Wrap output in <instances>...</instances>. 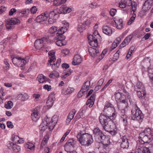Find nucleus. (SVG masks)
<instances>
[{
  "label": "nucleus",
  "mask_w": 153,
  "mask_h": 153,
  "mask_svg": "<svg viewBox=\"0 0 153 153\" xmlns=\"http://www.w3.org/2000/svg\"><path fill=\"white\" fill-rule=\"evenodd\" d=\"M53 2V5L56 6L60 5L65 3L66 0H52Z\"/></svg>",
  "instance_id": "37"
},
{
  "label": "nucleus",
  "mask_w": 153,
  "mask_h": 153,
  "mask_svg": "<svg viewBox=\"0 0 153 153\" xmlns=\"http://www.w3.org/2000/svg\"><path fill=\"white\" fill-rule=\"evenodd\" d=\"M29 11L28 9H24L22 10H19L18 11V13L19 15L23 16L27 14Z\"/></svg>",
  "instance_id": "36"
},
{
  "label": "nucleus",
  "mask_w": 153,
  "mask_h": 153,
  "mask_svg": "<svg viewBox=\"0 0 153 153\" xmlns=\"http://www.w3.org/2000/svg\"><path fill=\"white\" fill-rule=\"evenodd\" d=\"M45 77L43 75L40 74L37 76V79L40 83H42L45 82Z\"/></svg>",
  "instance_id": "38"
},
{
  "label": "nucleus",
  "mask_w": 153,
  "mask_h": 153,
  "mask_svg": "<svg viewBox=\"0 0 153 153\" xmlns=\"http://www.w3.org/2000/svg\"><path fill=\"white\" fill-rule=\"evenodd\" d=\"M40 114L37 109L36 108L32 111L31 114V118L33 121L36 122L40 117Z\"/></svg>",
  "instance_id": "16"
},
{
  "label": "nucleus",
  "mask_w": 153,
  "mask_h": 153,
  "mask_svg": "<svg viewBox=\"0 0 153 153\" xmlns=\"http://www.w3.org/2000/svg\"><path fill=\"white\" fill-rule=\"evenodd\" d=\"M55 100V97L53 94L49 95L46 102L47 106L49 108L51 107L53 105V101Z\"/></svg>",
  "instance_id": "21"
},
{
  "label": "nucleus",
  "mask_w": 153,
  "mask_h": 153,
  "mask_svg": "<svg viewBox=\"0 0 153 153\" xmlns=\"http://www.w3.org/2000/svg\"><path fill=\"white\" fill-rule=\"evenodd\" d=\"M48 124L49 126V128L51 130H52L53 129L54 126L56 124L55 123H54L53 122H52V121L51 120L50 122H48Z\"/></svg>",
  "instance_id": "48"
},
{
  "label": "nucleus",
  "mask_w": 153,
  "mask_h": 153,
  "mask_svg": "<svg viewBox=\"0 0 153 153\" xmlns=\"http://www.w3.org/2000/svg\"><path fill=\"white\" fill-rule=\"evenodd\" d=\"M43 88L45 90L48 91H50L51 89V86L48 85H44Z\"/></svg>",
  "instance_id": "63"
},
{
  "label": "nucleus",
  "mask_w": 153,
  "mask_h": 153,
  "mask_svg": "<svg viewBox=\"0 0 153 153\" xmlns=\"http://www.w3.org/2000/svg\"><path fill=\"white\" fill-rule=\"evenodd\" d=\"M16 11L17 10L15 8H12L9 11V14L10 16H12L13 14L14 13L16 12Z\"/></svg>",
  "instance_id": "57"
},
{
  "label": "nucleus",
  "mask_w": 153,
  "mask_h": 153,
  "mask_svg": "<svg viewBox=\"0 0 153 153\" xmlns=\"http://www.w3.org/2000/svg\"><path fill=\"white\" fill-rule=\"evenodd\" d=\"M131 113V118L133 120H137L141 122L144 118V114L136 104H135L133 106Z\"/></svg>",
  "instance_id": "6"
},
{
  "label": "nucleus",
  "mask_w": 153,
  "mask_h": 153,
  "mask_svg": "<svg viewBox=\"0 0 153 153\" xmlns=\"http://www.w3.org/2000/svg\"><path fill=\"white\" fill-rule=\"evenodd\" d=\"M114 22L117 28L119 29H121L123 27V21L122 19H117L115 20Z\"/></svg>",
  "instance_id": "34"
},
{
  "label": "nucleus",
  "mask_w": 153,
  "mask_h": 153,
  "mask_svg": "<svg viewBox=\"0 0 153 153\" xmlns=\"http://www.w3.org/2000/svg\"><path fill=\"white\" fill-rule=\"evenodd\" d=\"M124 1L126 5L130 6L132 4V1L131 0H124Z\"/></svg>",
  "instance_id": "64"
},
{
  "label": "nucleus",
  "mask_w": 153,
  "mask_h": 153,
  "mask_svg": "<svg viewBox=\"0 0 153 153\" xmlns=\"http://www.w3.org/2000/svg\"><path fill=\"white\" fill-rule=\"evenodd\" d=\"M96 94H93L88 100L86 102V105H88L89 108L92 107L94 104L95 100Z\"/></svg>",
  "instance_id": "24"
},
{
  "label": "nucleus",
  "mask_w": 153,
  "mask_h": 153,
  "mask_svg": "<svg viewBox=\"0 0 153 153\" xmlns=\"http://www.w3.org/2000/svg\"><path fill=\"white\" fill-rule=\"evenodd\" d=\"M76 112V111L74 109H73L69 112L66 119V123L67 124H68L69 123L71 120L73 118Z\"/></svg>",
  "instance_id": "23"
},
{
  "label": "nucleus",
  "mask_w": 153,
  "mask_h": 153,
  "mask_svg": "<svg viewBox=\"0 0 153 153\" xmlns=\"http://www.w3.org/2000/svg\"><path fill=\"white\" fill-rule=\"evenodd\" d=\"M13 106V103L11 101H8L4 105V107L7 109H9L11 108Z\"/></svg>",
  "instance_id": "40"
},
{
  "label": "nucleus",
  "mask_w": 153,
  "mask_h": 153,
  "mask_svg": "<svg viewBox=\"0 0 153 153\" xmlns=\"http://www.w3.org/2000/svg\"><path fill=\"white\" fill-rule=\"evenodd\" d=\"M76 143V141L74 138L69 139L64 146L65 150L68 153H71L72 151L70 150L75 147Z\"/></svg>",
  "instance_id": "8"
},
{
  "label": "nucleus",
  "mask_w": 153,
  "mask_h": 153,
  "mask_svg": "<svg viewBox=\"0 0 153 153\" xmlns=\"http://www.w3.org/2000/svg\"><path fill=\"white\" fill-rule=\"evenodd\" d=\"M4 64L5 65V66H4L3 68L4 70L5 71H7L10 68V65L8 63V60L7 59H5L4 61Z\"/></svg>",
  "instance_id": "41"
},
{
  "label": "nucleus",
  "mask_w": 153,
  "mask_h": 153,
  "mask_svg": "<svg viewBox=\"0 0 153 153\" xmlns=\"http://www.w3.org/2000/svg\"><path fill=\"white\" fill-rule=\"evenodd\" d=\"M122 142L120 144V146L123 149H127L129 145L128 139L126 136H122L120 138Z\"/></svg>",
  "instance_id": "15"
},
{
  "label": "nucleus",
  "mask_w": 153,
  "mask_h": 153,
  "mask_svg": "<svg viewBox=\"0 0 153 153\" xmlns=\"http://www.w3.org/2000/svg\"><path fill=\"white\" fill-rule=\"evenodd\" d=\"M12 60L13 64L19 67H23L26 63V61L20 57H14Z\"/></svg>",
  "instance_id": "9"
},
{
  "label": "nucleus",
  "mask_w": 153,
  "mask_h": 153,
  "mask_svg": "<svg viewBox=\"0 0 153 153\" xmlns=\"http://www.w3.org/2000/svg\"><path fill=\"white\" fill-rule=\"evenodd\" d=\"M88 51L90 55L92 57H95L98 55L99 51L95 48L90 47L88 48Z\"/></svg>",
  "instance_id": "26"
},
{
  "label": "nucleus",
  "mask_w": 153,
  "mask_h": 153,
  "mask_svg": "<svg viewBox=\"0 0 153 153\" xmlns=\"http://www.w3.org/2000/svg\"><path fill=\"white\" fill-rule=\"evenodd\" d=\"M74 89L73 88L68 87L66 90L65 93L66 94H70L74 91Z\"/></svg>",
  "instance_id": "45"
},
{
  "label": "nucleus",
  "mask_w": 153,
  "mask_h": 153,
  "mask_svg": "<svg viewBox=\"0 0 153 153\" xmlns=\"http://www.w3.org/2000/svg\"><path fill=\"white\" fill-rule=\"evenodd\" d=\"M135 91H137V95L139 98L144 99L145 97L146 94L145 92V89L144 90H139Z\"/></svg>",
  "instance_id": "31"
},
{
  "label": "nucleus",
  "mask_w": 153,
  "mask_h": 153,
  "mask_svg": "<svg viewBox=\"0 0 153 153\" xmlns=\"http://www.w3.org/2000/svg\"><path fill=\"white\" fill-rule=\"evenodd\" d=\"M121 97H120V98L119 99H118V101L120 102V105H118V108H120L119 107V105H122V104L125 105L124 108H127L128 106V104L126 100L125 96L122 94L121 95Z\"/></svg>",
  "instance_id": "20"
},
{
  "label": "nucleus",
  "mask_w": 153,
  "mask_h": 153,
  "mask_svg": "<svg viewBox=\"0 0 153 153\" xmlns=\"http://www.w3.org/2000/svg\"><path fill=\"white\" fill-rule=\"evenodd\" d=\"M115 118H106L101 115L99 117V122L103 129L105 131H109V130L113 129L116 127V126L114 123L113 120Z\"/></svg>",
  "instance_id": "4"
},
{
  "label": "nucleus",
  "mask_w": 153,
  "mask_h": 153,
  "mask_svg": "<svg viewBox=\"0 0 153 153\" xmlns=\"http://www.w3.org/2000/svg\"><path fill=\"white\" fill-rule=\"evenodd\" d=\"M102 30L103 33L108 35L110 36L112 34V31L111 28L107 25L103 26Z\"/></svg>",
  "instance_id": "27"
},
{
  "label": "nucleus",
  "mask_w": 153,
  "mask_h": 153,
  "mask_svg": "<svg viewBox=\"0 0 153 153\" xmlns=\"http://www.w3.org/2000/svg\"><path fill=\"white\" fill-rule=\"evenodd\" d=\"M133 37V35H130L126 37L124 41L121 44L120 46L124 47L126 45H128L131 41Z\"/></svg>",
  "instance_id": "29"
},
{
  "label": "nucleus",
  "mask_w": 153,
  "mask_h": 153,
  "mask_svg": "<svg viewBox=\"0 0 153 153\" xmlns=\"http://www.w3.org/2000/svg\"><path fill=\"white\" fill-rule=\"evenodd\" d=\"M72 71H73L72 70L70 69H68V70L67 71V72L65 73V74L62 76V78L64 79L66 78L67 77L71 74Z\"/></svg>",
  "instance_id": "50"
},
{
  "label": "nucleus",
  "mask_w": 153,
  "mask_h": 153,
  "mask_svg": "<svg viewBox=\"0 0 153 153\" xmlns=\"http://www.w3.org/2000/svg\"><path fill=\"white\" fill-rule=\"evenodd\" d=\"M135 90H144L145 88L142 82L138 81L135 87Z\"/></svg>",
  "instance_id": "32"
},
{
  "label": "nucleus",
  "mask_w": 153,
  "mask_h": 153,
  "mask_svg": "<svg viewBox=\"0 0 153 153\" xmlns=\"http://www.w3.org/2000/svg\"><path fill=\"white\" fill-rule=\"evenodd\" d=\"M59 16V14L55 13L54 11L51 12L49 14L47 11L38 16L35 20H36L37 22H40L46 20L49 17L48 23L51 24L55 22L56 21L58 18Z\"/></svg>",
  "instance_id": "1"
},
{
  "label": "nucleus",
  "mask_w": 153,
  "mask_h": 153,
  "mask_svg": "<svg viewBox=\"0 0 153 153\" xmlns=\"http://www.w3.org/2000/svg\"><path fill=\"white\" fill-rule=\"evenodd\" d=\"M107 132H109L112 135H115L117 134V129L115 127V128H114L113 129L109 130V131Z\"/></svg>",
  "instance_id": "49"
},
{
  "label": "nucleus",
  "mask_w": 153,
  "mask_h": 153,
  "mask_svg": "<svg viewBox=\"0 0 153 153\" xmlns=\"http://www.w3.org/2000/svg\"><path fill=\"white\" fill-rule=\"evenodd\" d=\"M58 117L57 115H54L52 117L51 120V121H52V122H53L54 123L56 124L58 121Z\"/></svg>",
  "instance_id": "53"
},
{
  "label": "nucleus",
  "mask_w": 153,
  "mask_h": 153,
  "mask_svg": "<svg viewBox=\"0 0 153 153\" xmlns=\"http://www.w3.org/2000/svg\"><path fill=\"white\" fill-rule=\"evenodd\" d=\"M90 85V82L89 81H87L84 83L81 89L83 91V92H85L88 90Z\"/></svg>",
  "instance_id": "33"
},
{
  "label": "nucleus",
  "mask_w": 153,
  "mask_h": 153,
  "mask_svg": "<svg viewBox=\"0 0 153 153\" xmlns=\"http://www.w3.org/2000/svg\"><path fill=\"white\" fill-rule=\"evenodd\" d=\"M145 3L152 6L153 5V0H147Z\"/></svg>",
  "instance_id": "62"
},
{
  "label": "nucleus",
  "mask_w": 153,
  "mask_h": 153,
  "mask_svg": "<svg viewBox=\"0 0 153 153\" xmlns=\"http://www.w3.org/2000/svg\"><path fill=\"white\" fill-rule=\"evenodd\" d=\"M93 135L96 141L99 143H105L109 138L105 135L102 131L98 127H96L93 130Z\"/></svg>",
  "instance_id": "5"
},
{
  "label": "nucleus",
  "mask_w": 153,
  "mask_h": 153,
  "mask_svg": "<svg viewBox=\"0 0 153 153\" xmlns=\"http://www.w3.org/2000/svg\"><path fill=\"white\" fill-rule=\"evenodd\" d=\"M151 6L147 4H146L145 3L143 5L142 11L140 12V13L142 14L141 16H143L145 15V13L149 10L151 8Z\"/></svg>",
  "instance_id": "25"
},
{
  "label": "nucleus",
  "mask_w": 153,
  "mask_h": 153,
  "mask_svg": "<svg viewBox=\"0 0 153 153\" xmlns=\"http://www.w3.org/2000/svg\"><path fill=\"white\" fill-rule=\"evenodd\" d=\"M20 22V20L16 18L9 19L6 20V26L7 29H12L14 28V25L18 24Z\"/></svg>",
  "instance_id": "7"
},
{
  "label": "nucleus",
  "mask_w": 153,
  "mask_h": 153,
  "mask_svg": "<svg viewBox=\"0 0 153 153\" xmlns=\"http://www.w3.org/2000/svg\"><path fill=\"white\" fill-rule=\"evenodd\" d=\"M140 133L143 134L144 135L146 134V135L151 137H153V132L151 129L149 128H146L144 131H142Z\"/></svg>",
  "instance_id": "30"
},
{
  "label": "nucleus",
  "mask_w": 153,
  "mask_h": 153,
  "mask_svg": "<svg viewBox=\"0 0 153 153\" xmlns=\"http://www.w3.org/2000/svg\"><path fill=\"white\" fill-rule=\"evenodd\" d=\"M59 11L61 13L66 14L70 13L71 11V8L68 7L65 5L62 6L59 8Z\"/></svg>",
  "instance_id": "28"
},
{
  "label": "nucleus",
  "mask_w": 153,
  "mask_h": 153,
  "mask_svg": "<svg viewBox=\"0 0 153 153\" xmlns=\"http://www.w3.org/2000/svg\"><path fill=\"white\" fill-rule=\"evenodd\" d=\"M7 127L9 128H12L14 127L11 121H7Z\"/></svg>",
  "instance_id": "59"
},
{
  "label": "nucleus",
  "mask_w": 153,
  "mask_h": 153,
  "mask_svg": "<svg viewBox=\"0 0 153 153\" xmlns=\"http://www.w3.org/2000/svg\"><path fill=\"white\" fill-rule=\"evenodd\" d=\"M50 121V118L46 116L43 120L42 122L39 126V129L41 131H44L48 128V122Z\"/></svg>",
  "instance_id": "14"
},
{
  "label": "nucleus",
  "mask_w": 153,
  "mask_h": 153,
  "mask_svg": "<svg viewBox=\"0 0 153 153\" xmlns=\"http://www.w3.org/2000/svg\"><path fill=\"white\" fill-rule=\"evenodd\" d=\"M12 140L15 142L16 143H17L18 142V139L19 138V137H18L17 135H15L14 134H13L12 136Z\"/></svg>",
  "instance_id": "51"
},
{
  "label": "nucleus",
  "mask_w": 153,
  "mask_h": 153,
  "mask_svg": "<svg viewBox=\"0 0 153 153\" xmlns=\"http://www.w3.org/2000/svg\"><path fill=\"white\" fill-rule=\"evenodd\" d=\"M126 5L125 4L124 1V2L121 1V2L119 4V7L120 8H125L126 7Z\"/></svg>",
  "instance_id": "60"
},
{
  "label": "nucleus",
  "mask_w": 153,
  "mask_h": 153,
  "mask_svg": "<svg viewBox=\"0 0 153 153\" xmlns=\"http://www.w3.org/2000/svg\"><path fill=\"white\" fill-rule=\"evenodd\" d=\"M85 25L82 23H80L77 27V30L80 32H82L85 30Z\"/></svg>",
  "instance_id": "39"
},
{
  "label": "nucleus",
  "mask_w": 153,
  "mask_h": 153,
  "mask_svg": "<svg viewBox=\"0 0 153 153\" xmlns=\"http://www.w3.org/2000/svg\"><path fill=\"white\" fill-rule=\"evenodd\" d=\"M30 11L31 14H34L37 11V9L36 6H33L30 9Z\"/></svg>",
  "instance_id": "58"
},
{
  "label": "nucleus",
  "mask_w": 153,
  "mask_h": 153,
  "mask_svg": "<svg viewBox=\"0 0 153 153\" xmlns=\"http://www.w3.org/2000/svg\"><path fill=\"white\" fill-rule=\"evenodd\" d=\"M103 144V147L100 148V153H107L110 150V139H108V140L106 141L105 143H101Z\"/></svg>",
  "instance_id": "11"
},
{
  "label": "nucleus",
  "mask_w": 153,
  "mask_h": 153,
  "mask_svg": "<svg viewBox=\"0 0 153 153\" xmlns=\"http://www.w3.org/2000/svg\"><path fill=\"white\" fill-rule=\"evenodd\" d=\"M122 93H120L118 92L117 93H115V97L116 100L117 101H118V99H119L121 97V95Z\"/></svg>",
  "instance_id": "54"
},
{
  "label": "nucleus",
  "mask_w": 153,
  "mask_h": 153,
  "mask_svg": "<svg viewBox=\"0 0 153 153\" xmlns=\"http://www.w3.org/2000/svg\"><path fill=\"white\" fill-rule=\"evenodd\" d=\"M136 17V15L135 14L133 15L128 22V25H130L131 24L132 22L134 20Z\"/></svg>",
  "instance_id": "52"
},
{
  "label": "nucleus",
  "mask_w": 153,
  "mask_h": 153,
  "mask_svg": "<svg viewBox=\"0 0 153 153\" xmlns=\"http://www.w3.org/2000/svg\"><path fill=\"white\" fill-rule=\"evenodd\" d=\"M56 60V58L55 57H52L50 60L48 61V62L47 63L48 66L49 65L51 66V68L53 70H55L57 69L59 66L57 65L56 63L52 64V63L54 62Z\"/></svg>",
  "instance_id": "19"
},
{
  "label": "nucleus",
  "mask_w": 153,
  "mask_h": 153,
  "mask_svg": "<svg viewBox=\"0 0 153 153\" xmlns=\"http://www.w3.org/2000/svg\"><path fill=\"white\" fill-rule=\"evenodd\" d=\"M120 120L123 122L125 125H127L128 117L124 113L120 115Z\"/></svg>",
  "instance_id": "35"
},
{
  "label": "nucleus",
  "mask_w": 153,
  "mask_h": 153,
  "mask_svg": "<svg viewBox=\"0 0 153 153\" xmlns=\"http://www.w3.org/2000/svg\"><path fill=\"white\" fill-rule=\"evenodd\" d=\"M57 27L53 26L49 29V31L50 33L53 34L57 31Z\"/></svg>",
  "instance_id": "42"
},
{
  "label": "nucleus",
  "mask_w": 153,
  "mask_h": 153,
  "mask_svg": "<svg viewBox=\"0 0 153 153\" xmlns=\"http://www.w3.org/2000/svg\"><path fill=\"white\" fill-rule=\"evenodd\" d=\"M57 40L56 42V45L59 46H62L66 44V41L65 40V37L64 36H57Z\"/></svg>",
  "instance_id": "17"
},
{
  "label": "nucleus",
  "mask_w": 153,
  "mask_h": 153,
  "mask_svg": "<svg viewBox=\"0 0 153 153\" xmlns=\"http://www.w3.org/2000/svg\"><path fill=\"white\" fill-rule=\"evenodd\" d=\"M89 43L92 47L97 48L98 46L97 40H96V41H95V40L93 41H90L89 42Z\"/></svg>",
  "instance_id": "43"
},
{
  "label": "nucleus",
  "mask_w": 153,
  "mask_h": 153,
  "mask_svg": "<svg viewBox=\"0 0 153 153\" xmlns=\"http://www.w3.org/2000/svg\"><path fill=\"white\" fill-rule=\"evenodd\" d=\"M117 12V10L114 8H112L110 11V15L112 16H114Z\"/></svg>",
  "instance_id": "55"
},
{
  "label": "nucleus",
  "mask_w": 153,
  "mask_h": 153,
  "mask_svg": "<svg viewBox=\"0 0 153 153\" xmlns=\"http://www.w3.org/2000/svg\"><path fill=\"white\" fill-rule=\"evenodd\" d=\"M65 25L66 26L61 27L57 30V32L56 33L57 36H64L63 34L66 31L67 27L69 26V24L68 23H66Z\"/></svg>",
  "instance_id": "18"
},
{
  "label": "nucleus",
  "mask_w": 153,
  "mask_h": 153,
  "mask_svg": "<svg viewBox=\"0 0 153 153\" xmlns=\"http://www.w3.org/2000/svg\"><path fill=\"white\" fill-rule=\"evenodd\" d=\"M35 149V145L29 142V150L33 152ZM32 153H33V152H32Z\"/></svg>",
  "instance_id": "56"
},
{
  "label": "nucleus",
  "mask_w": 153,
  "mask_h": 153,
  "mask_svg": "<svg viewBox=\"0 0 153 153\" xmlns=\"http://www.w3.org/2000/svg\"><path fill=\"white\" fill-rule=\"evenodd\" d=\"M103 112L100 116L102 115L106 118H115L117 116L114 105L108 101L105 102Z\"/></svg>",
  "instance_id": "3"
},
{
  "label": "nucleus",
  "mask_w": 153,
  "mask_h": 153,
  "mask_svg": "<svg viewBox=\"0 0 153 153\" xmlns=\"http://www.w3.org/2000/svg\"><path fill=\"white\" fill-rule=\"evenodd\" d=\"M131 7L132 8V11L134 12H135L137 9V3L135 1H133L132 2V4L131 5Z\"/></svg>",
  "instance_id": "47"
},
{
  "label": "nucleus",
  "mask_w": 153,
  "mask_h": 153,
  "mask_svg": "<svg viewBox=\"0 0 153 153\" xmlns=\"http://www.w3.org/2000/svg\"><path fill=\"white\" fill-rule=\"evenodd\" d=\"M82 61L80 56L78 54L75 55L74 57L72 64L73 65H77L80 64Z\"/></svg>",
  "instance_id": "22"
},
{
  "label": "nucleus",
  "mask_w": 153,
  "mask_h": 153,
  "mask_svg": "<svg viewBox=\"0 0 153 153\" xmlns=\"http://www.w3.org/2000/svg\"><path fill=\"white\" fill-rule=\"evenodd\" d=\"M36 65V63L35 62H33L31 63L30 65V67L29 68V70H32L34 69L35 68V65Z\"/></svg>",
  "instance_id": "61"
},
{
  "label": "nucleus",
  "mask_w": 153,
  "mask_h": 153,
  "mask_svg": "<svg viewBox=\"0 0 153 153\" xmlns=\"http://www.w3.org/2000/svg\"><path fill=\"white\" fill-rule=\"evenodd\" d=\"M76 137L80 144L85 146H91L94 142L92 135L88 133H84L82 131L78 133Z\"/></svg>",
  "instance_id": "2"
},
{
  "label": "nucleus",
  "mask_w": 153,
  "mask_h": 153,
  "mask_svg": "<svg viewBox=\"0 0 153 153\" xmlns=\"http://www.w3.org/2000/svg\"><path fill=\"white\" fill-rule=\"evenodd\" d=\"M8 148L15 152H18L21 150L20 147L11 142H8L7 144Z\"/></svg>",
  "instance_id": "13"
},
{
  "label": "nucleus",
  "mask_w": 153,
  "mask_h": 153,
  "mask_svg": "<svg viewBox=\"0 0 153 153\" xmlns=\"http://www.w3.org/2000/svg\"><path fill=\"white\" fill-rule=\"evenodd\" d=\"M97 36H94V35H89L88 37V39L89 42L90 41H93L95 40V41H96V40H97Z\"/></svg>",
  "instance_id": "44"
},
{
  "label": "nucleus",
  "mask_w": 153,
  "mask_h": 153,
  "mask_svg": "<svg viewBox=\"0 0 153 153\" xmlns=\"http://www.w3.org/2000/svg\"><path fill=\"white\" fill-rule=\"evenodd\" d=\"M139 140H141V143L142 144L145 143H149L153 139V137L144 134H140V136L139 137Z\"/></svg>",
  "instance_id": "12"
},
{
  "label": "nucleus",
  "mask_w": 153,
  "mask_h": 153,
  "mask_svg": "<svg viewBox=\"0 0 153 153\" xmlns=\"http://www.w3.org/2000/svg\"><path fill=\"white\" fill-rule=\"evenodd\" d=\"M98 6V5L95 2H93L89 4V7L91 9H94L97 7Z\"/></svg>",
  "instance_id": "46"
},
{
  "label": "nucleus",
  "mask_w": 153,
  "mask_h": 153,
  "mask_svg": "<svg viewBox=\"0 0 153 153\" xmlns=\"http://www.w3.org/2000/svg\"><path fill=\"white\" fill-rule=\"evenodd\" d=\"M47 41V39L45 37L37 39L34 43V46L36 49H40L43 47L44 44H46Z\"/></svg>",
  "instance_id": "10"
}]
</instances>
